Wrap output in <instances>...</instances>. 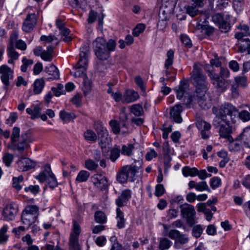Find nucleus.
I'll return each instance as SVG.
<instances>
[{
    "label": "nucleus",
    "mask_w": 250,
    "mask_h": 250,
    "mask_svg": "<svg viewBox=\"0 0 250 250\" xmlns=\"http://www.w3.org/2000/svg\"><path fill=\"white\" fill-rule=\"evenodd\" d=\"M167 59L166 61L165 66L167 69L171 66L173 63L174 58V51L172 50H169L167 52Z\"/></svg>",
    "instance_id": "e433bc0d"
},
{
    "label": "nucleus",
    "mask_w": 250,
    "mask_h": 250,
    "mask_svg": "<svg viewBox=\"0 0 250 250\" xmlns=\"http://www.w3.org/2000/svg\"><path fill=\"white\" fill-rule=\"evenodd\" d=\"M168 236L175 240L174 248L176 249L181 248V246L188 243L189 241V238L186 234L181 233L177 229H171L169 231Z\"/></svg>",
    "instance_id": "9d476101"
},
{
    "label": "nucleus",
    "mask_w": 250,
    "mask_h": 250,
    "mask_svg": "<svg viewBox=\"0 0 250 250\" xmlns=\"http://www.w3.org/2000/svg\"><path fill=\"white\" fill-rule=\"evenodd\" d=\"M40 39L42 41H45L48 43L51 42L54 40L58 41L56 43V45H58L59 42V39L54 35H49L48 36L42 35Z\"/></svg>",
    "instance_id": "8fccbe9b"
},
{
    "label": "nucleus",
    "mask_w": 250,
    "mask_h": 250,
    "mask_svg": "<svg viewBox=\"0 0 250 250\" xmlns=\"http://www.w3.org/2000/svg\"><path fill=\"white\" fill-rule=\"evenodd\" d=\"M7 227L4 226L0 229V244L5 243L8 239V236L6 234Z\"/></svg>",
    "instance_id": "a19ab883"
},
{
    "label": "nucleus",
    "mask_w": 250,
    "mask_h": 250,
    "mask_svg": "<svg viewBox=\"0 0 250 250\" xmlns=\"http://www.w3.org/2000/svg\"><path fill=\"white\" fill-rule=\"evenodd\" d=\"M45 69L49 75L53 76L54 79L59 78V71L58 68L54 65H50L48 67H46Z\"/></svg>",
    "instance_id": "473e14b6"
},
{
    "label": "nucleus",
    "mask_w": 250,
    "mask_h": 250,
    "mask_svg": "<svg viewBox=\"0 0 250 250\" xmlns=\"http://www.w3.org/2000/svg\"><path fill=\"white\" fill-rule=\"evenodd\" d=\"M86 68H85L84 67H79L77 65L75 68V72L74 73L73 75L75 77H80L83 75L84 76L85 75L84 72L86 70Z\"/></svg>",
    "instance_id": "680f3d73"
},
{
    "label": "nucleus",
    "mask_w": 250,
    "mask_h": 250,
    "mask_svg": "<svg viewBox=\"0 0 250 250\" xmlns=\"http://www.w3.org/2000/svg\"><path fill=\"white\" fill-rule=\"evenodd\" d=\"M242 42H245L247 43V45H245V44L240 45L239 48V50L241 52L245 51L246 50L248 51L249 54H250V40L248 38H246L242 40Z\"/></svg>",
    "instance_id": "603ef678"
},
{
    "label": "nucleus",
    "mask_w": 250,
    "mask_h": 250,
    "mask_svg": "<svg viewBox=\"0 0 250 250\" xmlns=\"http://www.w3.org/2000/svg\"><path fill=\"white\" fill-rule=\"evenodd\" d=\"M183 109V107L180 104H177L171 108L170 115L175 122L182 123L183 120L181 116V113Z\"/></svg>",
    "instance_id": "aec40b11"
},
{
    "label": "nucleus",
    "mask_w": 250,
    "mask_h": 250,
    "mask_svg": "<svg viewBox=\"0 0 250 250\" xmlns=\"http://www.w3.org/2000/svg\"><path fill=\"white\" fill-rule=\"evenodd\" d=\"M19 170L25 171L34 168L36 165L35 162L29 158L21 157L17 162Z\"/></svg>",
    "instance_id": "ddd939ff"
},
{
    "label": "nucleus",
    "mask_w": 250,
    "mask_h": 250,
    "mask_svg": "<svg viewBox=\"0 0 250 250\" xmlns=\"http://www.w3.org/2000/svg\"><path fill=\"white\" fill-rule=\"evenodd\" d=\"M198 170L195 167L190 168L188 167H185L182 168V172L184 176H194L196 175Z\"/></svg>",
    "instance_id": "cd10ccee"
},
{
    "label": "nucleus",
    "mask_w": 250,
    "mask_h": 250,
    "mask_svg": "<svg viewBox=\"0 0 250 250\" xmlns=\"http://www.w3.org/2000/svg\"><path fill=\"white\" fill-rule=\"evenodd\" d=\"M95 55L100 60H106L110 56V52L114 51L116 46V42L113 39L107 42L102 37L97 38L92 43Z\"/></svg>",
    "instance_id": "f03ea898"
},
{
    "label": "nucleus",
    "mask_w": 250,
    "mask_h": 250,
    "mask_svg": "<svg viewBox=\"0 0 250 250\" xmlns=\"http://www.w3.org/2000/svg\"><path fill=\"white\" fill-rule=\"evenodd\" d=\"M165 189L163 184H158L155 187V195L157 197H160L165 193Z\"/></svg>",
    "instance_id": "052dcab7"
},
{
    "label": "nucleus",
    "mask_w": 250,
    "mask_h": 250,
    "mask_svg": "<svg viewBox=\"0 0 250 250\" xmlns=\"http://www.w3.org/2000/svg\"><path fill=\"white\" fill-rule=\"evenodd\" d=\"M187 13L191 17H193L197 15L199 13V11L197 9L196 7L192 4V5L188 6L186 8Z\"/></svg>",
    "instance_id": "37998d69"
},
{
    "label": "nucleus",
    "mask_w": 250,
    "mask_h": 250,
    "mask_svg": "<svg viewBox=\"0 0 250 250\" xmlns=\"http://www.w3.org/2000/svg\"><path fill=\"white\" fill-rule=\"evenodd\" d=\"M24 190L26 192L31 191L32 193L34 194H37L40 190V187L38 185L32 186L31 185L28 187H25L24 188Z\"/></svg>",
    "instance_id": "338daca9"
},
{
    "label": "nucleus",
    "mask_w": 250,
    "mask_h": 250,
    "mask_svg": "<svg viewBox=\"0 0 250 250\" xmlns=\"http://www.w3.org/2000/svg\"><path fill=\"white\" fill-rule=\"evenodd\" d=\"M176 0H163L161 7L165 8L167 10L173 12Z\"/></svg>",
    "instance_id": "7c9ffc66"
},
{
    "label": "nucleus",
    "mask_w": 250,
    "mask_h": 250,
    "mask_svg": "<svg viewBox=\"0 0 250 250\" xmlns=\"http://www.w3.org/2000/svg\"><path fill=\"white\" fill-rule=\"evenodd\" d=\"M95 221L99 224H103L106 222V217L105 214L102 211H97L94 214Z\"/></svg>",
    "instance_id": "bb28decb"
},
{
    "label": "nucleus",
    "mask_w": 250,
    "mask_h": 250,
    "mask_svg": "<svg viewBox=\"0 0 250 250\" xmlns=\"http://www.w3.org/2000/svg\"><path fill=\"white\" fill-rule=\"evenodd\" d=\"M39 214L38 207L36 205L27 206L22 212V223L27 227H30L37 220Z\"/></svg>",
    "instance_id": "20e7f679"
},
{
    "label": "nucleus",
    "mask_w": 250,
    "mask_h": 250,
    "mask_svg": "<svg viewBox=\"0 0 250 250\" xmlns=\"http://www.w3.org/2000/svg\"><path fill=\"white\" fill-rule=\"evenodd\" d=\"M180 39L182 42L187 48H190L192 46L191 41L187 35L185 34L181 35Z\"/></svg>",
    "instance_id": "864d4df0"
},
{
    "label": "nucleus",
    "mask_w": 250,
    "mask_h": 250,
    "mask_svg": "<svg viewBox=\"0 0 250 250\" xmlns=\"http://www.w3.org/2000/svg\"><path fill=\"white\" fill-rule=\"evenodd\" d=\"M20 129L18 127H14L13 128L11 140L12 143H15L18 141V139L20 137Z\"/></svg>",
    "instance_id": "49530a36"
},
{
    "label": "nucleus",
    "mask_w": 250,
    "mask_h": 250,
    "mask_svg": "<svg viewBox=\"0 0 250 250\" xmlns=\"http://www.w3.org/2000/svg\"><path fill=\"white\" fill-rule=\"evenodd\" d=\"M59 116L60 118L64 122L69 121L76 117V116L74 113L66 112L64 110L61 111Z\"/></svg>",
    "instance_id": "c756f323"
},
{
    "label": "nucleus",
    "mask_w": 250,
    "mask_h": 250,
    "mask_svg": "<svg viewBox=\"0 0 250 250\" xmlns=\"http://www.w3.org/2000/svg\"><path fill=\"white\" fill-rule=\"evenodd\" d=\"M208 66L207 65L205 70L210 80L213 81L212 84L219 92H224L229 87V81L219 77L218 74L214 72L213 68L208 69Z\"/></svg>",
    "instance_id": "423d86ee"
},
{
    "label": "nucleus",
    "mask_w": 250,
    "mask_h": 250,
    "mask_svg": "<svg viewBox=\"0 0 250 250\" xmlns=\"http://www.w3.org/2000/svg\"><path fill=\"white\" fill-rule=\"evenodd\" d=\"M120 149L114 146L110 151L109 159L112 162H115L120 157Z\"/></svg>",
    "instance_id": "c85d7f7f"
},
{
    "label": "nucleus",
    "mask_w": 250,
    "mask_h": 250,
    "mask_svg": "<svg viewBox=\"0 0 250 250\" xmlns=\"http://www.w3.org/2000/svg\"><path fill=\"white\" fill-rule=\"evenodd\" d=\"M134 147L132 144L124 145L122 146L121 152L123 155L129 156L132 154V150Z\"/></svg>",
    "instance_id": "f704fd0d"
},
{
    "label": "nucleus",
    "mask_w": 250,
    "mask_h": 250,
    "mask_svg": "<svg viewBox=\"0 0 250 250\" xmlns=\"http://www.w3.org/2000/svg\"><path fill=\"white\" fill-rule=\"evenodd\" d=\"M239 85H238L235 82V80H234L231 86L230 90L232 96L234 98H237L239 96Z\"/></svg>",
    "instance_id": "ea45409f"
},
{
    "label": "nucleus",
    "mask_w": 250,
    "mask_h": 250,
    "mask_svg": "<svg viewBox=\"0 0 250 250\" xmlns=\"http://www.w3.org/2000/svg\"><path fill=\"white\" fill-rule=\"evenodd\" d=\"M238 117L244 122H247L250 120V113L247 110H244L240 113H238Z\"/></svg>",
    "instance_id": "bf43d9fd"
},
{
    "label": "nucleus",
    "mask_w": 250,
    "mask_h": 250,
    "mask_svg": "<svg viewBox=\"0 0 250 250\" xmlns=\"http://www.w3.org/2000/svg\"><path fill=\"white\" fill-rule=\"evenodd\" d=\"M218 75L223 79L228 78L230 76V72L228 68L222 67L220 68V71Z\"/></svg>",
    "instance_id": "69168bd1"
},
{
    "label": "nucleus",
    "mask_w": 250,
    "mask_h": 250,
    "mask_svg": "<svg viewBox=\"0 0 250 250\" xmlns=\"http://www.w3.org/2000/svg\"><path fill=\"white\" fill-rule=\"evenodd\" d=\"M218 25L221 31L223 32H228L230 28V24L224 20Z\"/></svg>",
    "instance_id": "e2e57ef3"
},
{
    "label": "nucleus",
    "mask_w": 250,
    "mask_h": 250,
    "mask_svg": "<svg viewBox=\"0 0 250 250\" xmlns=\"http://www.w3.org/2000/svg\"><path fill=\"white\" fill-rule=\"evenodd\" d=\"M172 12L167 10L165 8L161 7L159 10V18L158 25L166 26V21L168 19L170 15L172 14Z\"/></svg>",
    "instance_id": "4be33fe9"
},
{
    "label": "nucleus",
    "mask_w": 250,
    "mask_h": 250,
    "mask_svg": "<svg viewBox=\"0 0 250 250\" xmlns=\"http://www.w3.org/2000/svg\"><path fill=\"white\" fill-rule=\"evenodd\" d=\"M109 124L113 132L115 134L119 133L120 132V127L118 122L115 120H111Z\"/></svg>",
    "instance_id": "774afa93"
},
{
    "label": "nucleus",
    "mask_w": 250,
    "mask_h": 250,
    "mask_svg": "<svg viewBox=\"0 0 250 250\" xmlns=\"http://www.w3.org/2000/svg\"><path fill=\"white\" fill-rule=\"evenodd\" d=\"M196 126L200 130H202L204 129L205 130H210L211 125H210L200 119H198L196 122Z\"/></svg>",
    "instance_id": "c9c22d12"
},
{
    "label": "nucleus",
    "mask_w": 250,
    "mask_h": 250,
    "mask_svg": "<svg viewBox=\"0 0 250 250\" xmlns=\"http://www.w3.org/2000/svg\"><path fill=\"white\" fill-rule=\"evenodd\" d=\"M80 232V225L76 221H74L73 225V231L69 238V247L80 246L79 243V235Z\"/></svg>",
    "instance_id": "4468645a"
},
{
    "label": "nucleus",
    "mask_w": 250,
    "mask_h": 250,
    "mask_svg": "<svg viewBox=\"0 0 250 250\" xmlns=\"http://www.w3.org/2000/svg\"><path fill=\"white\" fill-rule=\"evenodd\" d=\"M196 189L200 191L207 190L208 192H210V189L208 188L207 183L205 181L197 183L196 184Z\"/></svg>",
    "instance_id": "09e8293b"
},
{
    "label": "nucleus",
    "mask_w": 250,
    "mask_h": 250,
    "mask_svg": "<svg viewBox=\"0 0 250 250\" xmlns=\"http://www.w3.org/2000/svg\"><path fill=\"white\" fill-rule=\"evenodd\" d=\"M36 24L35 14H29L23 23L22 29L25 32H30L33 29Z\"/></svg>",
    "instance_id": "dca6fc26"
},
{
    "label": "nucleus",
    "mask_w": 250,
    "mask_h": 250,
    "mask_svg": "<svg viewBox=\"0 0 250 250\" xmlns=\"http://www.w3.org/2000/svg\"><path fill=\"white\" fill-rule=\"evenodd\" d=\"M92 181L95 186L101 190L105 189L107 188V179L102 174H94L92 177Z\"/></svg>",
    "instance_id": "2eb2a0df"
},
{
    "label": "nucleus",
    "mask_w": 250,
    "mask_h": 250,
    "mask_svg": "<svg viewBox=\"0 0 250 250\" xmlns=\"http://www.w3.org/2000/svg\"><path fill=\"white\" fill-rule=\"evenodd\" d=\"M117 227L119 229L124 228L125 226V220L124 218V214L119 208L116 209Z\"/></svg>",
    "instance_id": "393cba45"
},
{
    "label": "nucleus",
    "mask_w": 250,
    "mask_h": 250,
    "mask_svg": "<svg viewBox=\"0 0 250 250\" xmlns=\"http://www.w3.org/2000/svg\"><path fill=\"white\" fill-rule=\"evenodd\" d=\"M29 134L27 132L22 133L21 137L18 139L19 142L14 145L15 149L22 152L29 146Z\"/></svg>",
    "instance_id": "f3484780"
},
{
    "label": "nucleus",
    "mask_w": 250,
    "mask_h": 250,
    "mask_svg": "<svg viewBox=\"0 0 250 250\" xmlns=\"http://www.w3.org/2000/svg\"><path fill=\"white\" fill-rule=\"evenodd\" d=\"M23 180V177L22 175L19 176L18 177H13V187L19 191L21 189V186L20 185V183L22 182Z\"/></svg>",
    "instance_id": "4c0bfd02"
},
{
    "label": "nucleus",
    "mask_w": 250,
    "mask_h": 250,
    "mask_svg": "<svg viewBox=\"0 0 250 250\" xmlns=\"http://www.w3.org/2000/svg\"><path fill=\"white\" fill-rule=\"evenodd\" d=\"M139 97V94L137 92L132 90H127L124 95L123 102L125 103L133 102L137 100Z\"/></svg>",
    "instance_id": "5701e85b"
},
{
    "label": "nucleus",
    "mask_w": 250,
    "mask_h": 250,
    "mask_svg": "<svg viewBox=\"0 0 250 250\" xmlns=\"http://www.w3.org/2000/svg\"><path fill=\"white\" fill-rule=\"evenodd\" d=\"M89 53V48L86 44H84L81 48L80 53V59L77 65L79 67H83L86 68L88 64V54Z\"/></svg>",
    "instance_id": "a211bd4d"
},
{
    "label": "nucleus",
    "mask_w": 250,
    "mask_h": 250,
    "mask_svg": "<svg viewBox=\"0 0 250 250\" xmlns=\"http://www.w3.org/2000/svg\"><path fill=\"white\" fill-rule=\"evenodd\" d=\"M44 83L42 79H37L34 83V92L37 94L40 93L44 86Z\"/></svg>",
    "instance_id": "a878e982"
},
{
    "label": "nucleus",
    "mask_w": 250,
    "mask_h": 250,
    "mask_svg": "<svg viewBox=\"0 0 250 250\" xmlns=\"http://www.w3.org/2000/svg\"><path fill=\"white\" fill-rule=\"evenodd\" d=\"M84 138L90 141H95L97 139L96 133L92 130H87L84 133Z\"/></svg>",
    "instance_id": "58836bf2"
},
{
    "label": "nucleus",
    "mask_w": 250,
    "mask_h": 250,
    "mask_svg": "<svg viewBox=\"0 0 250 250\" xmlns=\"http://www.w3.org/2000/svg\"><path fill=\"white\" fill-rule=\"evenodd\" d=\"M238 110L229 103L222 105L219 109V114L221 121L226 124H234L238 115Z\"/></svg>",
    "instance_id": "7ed1b4c3"
},
{
    "label": "nucleus",
    "mask_w": 250,
    "mask_h": 250,
    "mask_svg": "<svg viewBox=\"0 0 250 250\" xmlns=\"http://www.w3.org/2000/svg\"><path fill=\"white\" fill-rule=\"evenodd\" d=\"M0 74L1 80L4 84V88L7 89L10 84L9 79L13 78V71L6 65H2L0 67Z\"/></svg>",
    "instance_id": "f8f14e48"
},
{
    "label": "nucleus",
    "mask_w": 250,
    "mask_h": 250,
    "mask_svg": "<svg viewBox=\"0 0 250 250\" xmlns=\"http://www.w3.org/2000/svg\"><path fill=\"white\" fill-rule=\"evenodd\" d=\"M131 197V191L126 189L123 190L121 194L116 200V204L118 207H121L125 205Z\"/></svg>",
    "instance_id": "412c9836"
},
{
    "label": "nucleus",
    "mask_w": 250,
    "mask_h": 250,
    "mask_svg": "<svg viewBox=\"0 0 250 250\" xmlns=\"http://www.w3.org/2000/svg\"><path fill=\"white\" fill-rule=\"evenodd\" d=\"M85 166L86 168L89 170H94L98 167V165L91 159H88L85 161Z\"/></svg>",
    "instance_id": "4d7b16f0"
},
{
    "label": "nucleus",
    "mask_w": 250,
    "mask_h": 250,
    "mask_svg": "<svg viewBox=\"0 0 250 250\" xmlns=\"http://www.w3.org/2000/svg\"><path fill=\"white\" fill-rule=\"evenodd\" d=\"M14 156L12 154L6 153L3 157V162L9 167L13 160Z\"/></svg>",
    "instance_id": "13d9d810"
},
{
    "label": "nucleus",
    "mask_w": 250,
    "mask_h": 250,
    "mask_svg": "<svg viewBox=\"0 0 250 250\" xmlns=\"http://www.w3.org/2000/svg\"><path fill=\"white\" fill-rule=\"evenodd\" d=\"M234 80L236 83L239 86L245 87L247 85V78L245 76H237L235 77Z\"/></svg>",
    "instance_id": "5fc2aeb1"
},
{
    "label": "nucleus",
    "mask_w": 250,
    "mask_h": 250,
    "mask_svg": "<svg viewBox=\"0 0 250 250\" xmlns=\"http://www.w3.org/2000/svg\"><path fill=\"white\" fill-rule=\"evenodd\" d=\"M146 26L144 24H138L136 27L134 28L132 34L134 36L138 37L141 33H142L145 29Z\"/></svg>",
    "instance_id": "c03bdc74"
},
{
    "label": "nucleus",
    "mask_w": 250,
    "mask_h": 250,
    "mask_svg": "<svg viewBox=\"0 0 250 250\" xmlns=\"http://www.w3.org/2000/svg\"><path fill=\"white\" fill-rule=\"evenodd\" d=\"M131 112L136 116H141L144 112L142 106L139 104L132 105L131 106Z\"/></svg>",
    "instance_id": "72a5a7b5"
},
{
    "label": "nucleus",
    "mask_w": 250,
    "mask_h": 250,
    "mask_svg": "<svg viewBox=\"0 0 250 250\" xmlns=\"http://www.w3.org/2000/svg\"><path fill=\"white\" fill-rule=\"evenodd\" d=\"M227 126L223 124H220L219 122H217V121L214 120L213 122V125L216 126H220L219 128V135L222 138L227 139V140L230 142H233V139L230 135L231 133V124H226Z\"/></svg>",
    "instance_id": "9b49d317"
},
{
    "label": "nucleus",
    "mask_w": 250,
    "mask_h": 250,
    "mask_svg": "<svg viewBox=\"0 0 250 250\" xmlns=\"http://www.w3.org/2000/svg\"><path fill=\"white\" fill-rule=\"evenodd\" d=\"M83 83L84 87V90L83 92L84 95H86L87 93L89 92L91 89V83L90 81L88 80L86 75H84V80Z\"/></svg>",
    "instance_id": "6e6d98bb"
},
{
    "label": "nucleus",
    "mask_w": 250,
    "mask_h": 250,
    "mask_svg": "<svg viewBox=\"0 0 250 250\" xmlns=\"http://www.w3.org/2000/svg\"><path fill=\"white\" fill-rule=\"evenodd\" d=\"M90 176L89 172L86 170H81L78 173L76 181L78 182H84L87 180Z\"/></svg>",
    "instance_id": "2f4dec72"
},
{
    "label": "nucleus",
    "mask_w": 250,
    "mask_h": 250,
    "mask_svg": "<svg viewBox=\"0 0 250 250\" xmlns=\"http://www.w3.org/2000/svg\"><path fill=\"white\" fill-rule=\"evenodd\" d=\"M191 77L194 81L195 91L189 99L191 101H197L201 107L206 109L209 106L206 102L209 101L207 92L208 91V82L207 77L203 74L201 69L196 64H194L191 73Z\"/></svg>",
    "instance_id": "f257e3e1"
},
{
    "label": "nucleus",
    "mask_w": 250,
    "mask_h": 250,
    "mask_svg": "<svg viewBox=\"0 0 250 250\" xmlns=\"http://www.w3.org/2000/svg\"><path fill=\"white\" fill-rule=\"evenodd\" d=\"M41 183L46 182L51 188H54L58 186V182L54 174L51 171L50 166L46 165L44 170L36 176Z\"/></svg>",
    "instance_id": "6e6552de"
},
{
    "label": "nucleus",
    "mask_w": 250,
    "mask_h": 250,
    "mask_svg": "<svg viewBox=\"0 0 250 250\" xmlns=\"http://www.w3.org/2000/svg\"><path fill=\"white\" fill-rule=\"evenodd\" d=\"M94 127L97 134L99 144L101 148L103 149L111 142V139L108 136V131L100 122H95L94 124Z\"/></svg>",
    "instance_id": "0eeeda50"
},
{
    "label": "nucleus",
    "mask_w": 250,
    "mask_h": 250,
    "mask_svg": "<svg viewBox=\"0 0 250 250\" xmlns=\"http://www.w3.org/2000/svg\"><path fill=\"white\" fill-rule=\"evenodd\" d=\"M171 242L167 238L162 239L160 242L159 248L161 250L168 249L171 246Z\"/></svg>",
    "instance_id": "a18cd8bd"
},
{
    "label": "nucleus",
    "mask_w": 250,
    "mask_h": 250,
    "mask_svg": "<svg viewBox=\"0 0 250 250\" xmlns=\"http://www.w3.org/2000/svg\"><path fill=\"white\" fill-rule=\"evenodd\" d=\"M8 56L11 58H13L14 60L18 59L19 54L15 50V46H8Z\"/></svg>",
    "instance_id": "3c124183"
},
{
    "label": "nucleus",
    "mask_w": 250,
    "mask_h": 250,
    "mask_svg": "<svg viewBox=\"0 0 250 250\" xmlns=\"http://www.w3.org/2000/svg\"><path fill=\"white\" fill-rule=\"evenodd\" d=\"M203 229L201 226L200 225H197L193 228L192 230V233L193 236H194L196 238H198L200 237L203 233Z\"/></svg>",
    "instance_id": "79ce46f5"
},
{
    "label": "nucleus",
    "mask_w": 250,
    "mask_h": 250,
    "mask_svg": "<svg viewBox=\"0 0 250 250\" xmlns=\"http://www.w3.org/2000/svg\"><path fill=\"white\" fill-rule=\"evenodd\" d=\"M188 89V84L187 81L185 80L181 81L178 88H175L176 91L177 97L179 99H181L183 97L184 94L186 93Z\"/></svg>",
    "instance_id": "b1692460"
},
{
    "label": "nucleus",
    "mask_w": 250,
    "mask_h": 250,
    "mask_svg": "<svg viewBox=\"0 0 250 250\" xmlns=\"http://www.w3.org/2000/svg\"><path fill=\"white\" fill-rule=\"evenodd\" d=\"M212 20L213 22L217 25L223 22L224 20L222 15L219 13H216L213 15L212 16Z\"/></svg>",
    "instance_id": "0e129e2a"
},
{
    "label": "nucleus",
    "mask_w": 250,
    "mask_h": 250,
    "mask_svg": "<svg viewBox=\"0 0 250 250\" xmlns=\"http://www.w3.org/2000/svg\"><path fill=\"white\" fill-rule=\"evenodd\" d=\"M139 167L135 166H125L122 167L121 170L119 171L117 175V180L121 183H125L127 182L128 179L131 182L134 181V177L136 175Z\"/></svg>",
    "instance_id": "39448f33"
},
{
    "label": "nucleus",
    "mask_w": 250,
    "mask_h": 250,
    "mask_svg": "<svg viewBox=\"0 0 250 250\" xmlns=\"http://www.w3.org/2000/svg\"><path fill=\"white\" fill-rule=\"evenodd\" d=\"M18 212V209L11 204L5 206L2 211V216L6 221L12 220Z\"/></svg>",
    "instance_id": "6ab92c4d"
},
{
    "label": "nucleus",
    "mask_w": 250,
    "mask_h": 250,
    "mask_svg": "<svg viewBox=\"0 0 250 250\" xmlns=\"http://www.w3.org/2000/svg\"><path fill=\"white\" fill-rule=\"evenodd\" d=\"M221 185V180L218 177H214L210 179V185L212 188L215 189Z\"/></svg>",
    "instance_id": "de8ad7c7"
},
{
    "label": "nucleus",
    "mask_w": 250,
    "mask_h": 250,
    "mask_svg": "<svg viewBox=\"0 0 250 250\" xmlns=\"http://www.w3.org/2000/svg\"><path fill=\"white\" fill-rule=\"evenodd\" d=\"M180 208L181 214L186 218L188 224L190 226H193L196 223L195 219L196 211L194 207L188 204H184L181 205Z\"/></svg>",
    "instance_id": "1a4fd4ad"
}]
</instances>
